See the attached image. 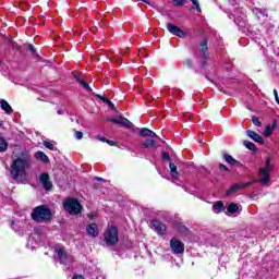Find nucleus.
Wrapping results in <instances>:
<instances>
[{"label":"nucleus","mask_w":279,"mask_h":279,"mask_svg":"<svg viewBox=\"0 0 279 279\" xmlns=\"http://www.w3.org/2000/svg\"><path fill=\"white\" fill-rule=\"evenodd\" d=\"M32 167V155L22 153L20 157L13 160L10 168L11 178L16 182H25L27 178V169Z\"/></svg>","instance_id":"obj_1"},{"label":"nucleus","mask_w":279,"mask_h":279,"mask_svg":"<svg viewBox=\"0 0 279 279\" xmlns=\"http://www.w3.org/2000/svg\"><path fill=\"white\" fill-rule=\"evenodd\" d=\"M32 219L37 223H47L51 221V210L45 205L38 206L33 210Z\"/></svg>","instance_id":"obj_2"},{"label":"nucleus","mask_w":279,"mask_h":279,"mask_svg":"<svg viewBox=\"0 0 279 279\" xmlns=\"http://www.w3.org/2000/svg\"><path fill=\"white\" fill-rule=\"evenodd\" d=\"M272 169L274 165H271V159L266 158V166L259 169V183L263 184L264 186L269 184V173H271Z\"/></svg>","instance_id":"obj_3"},{"label":"nucleus","mask_w":279,"mask_h":279,"mask_svg":"<svg viewBox=\"0 0 279 279\" xmlns=\"http://www.w3.org/2000/svg\"><path fill=\"white\" fill-rule=\"evenodd\" d=\"M64 209L70 215H80L82 213V204L75 198H69L64 202Z\"/></svg>","instance_id":"obj_4"},{"label":"nucleus","mask_w":279,"mask_h":279,"mask_svg":"<svg viewBox=\"0 0 279 279\" xmlns=\"http://www.w3.org/2000/svg\"><path fill=\"white\" fill-rule=\"evenodd\" d=\"M119 242V230L117 227L111 226L105 233V243L107 245H116Z\"/></svg>","instance_id":"obj_5"},{"label":"nucleus","mask_w":279,"mask_h":279,"mask_svg":"<svg viewBox=\"0 0 279 279\" xmlns=\"http://www.w3.org/2000/svg\"><path fill=\"white\" fill-rule=\"evenodd\" d=\"M54 252H56L61 265H66V263H71V260H73L71 255H69V253H66V250L63 246H57L54 248Z\"/></svg>","instance_id":"obj_6"},{"label":"nucleus","mask_w":279,"mask_h":279,"mask_svg":"<svg viewBox=\"0 0 279 279\" xmlns=\"http://www.w3.org/2000/svg\"><path fill=\"white\" fill-rule=\"evenodd\" d=\"M170 248L172 253L175 255L184 254V242L178 238H172L170 240Z\"/></svg>","instance_id":"obj_7"},{"label":"nucleus","mask_w":279,"mask_h":279,"mask_svg":"<svg viewBox=\"0 0 279 279\" xmlns=\"http://www.w3.org/2000/svg\"><path fill=\"white\" fill-rule=\"evenodd\" d=\"M167 29L172 36H178V38H186V33L182 31L179 26H175L173 23L167 25Z\"/></svg>","instance_id":"obj_8"},{"label":"nucleus","mask_w":279,"mask_h":279,"mask_svg":"<svg viewBox=\"0 0 279 279\" xmlns=\"http://www.w3.org/2000/svg\"><path fill=\"white\" fill-rule=\"evenodd\" d=\"M39 182L46 191H51L53 184L51 183V180L49 179L48 173H45V172L41 173L39 175Z\"/></svg>","instance_id":"obj_9"},{"label":"nucleus","mask_w":279,"mask_h":279,"mask_svg":"<svg viewBox=\"0 0 279 279\" xmlns=\"http://www.w3.org/2000/svg\"><path fill=\"white\" fill-rule=\"evenodd\" d=\"M151 225L155 232H157L159 236H163L165 232H167V225L163 222H160L159 220H153Z\"/></svg>","instance_id":"obj_10"},{"label":"nucleus","mask_w":279,"mask_h":279,"mask_svg":"<svg viewBox=\"0 0 279 279\" xmlns=\"http://www.w3.org/2000/svg\"><path fill=\"white\" fill-rule=\"evenodd\" d=\"M111 123H117L118 125H123V128H134V124L126 118L119 117L110 119Z\"/></svg>","instance_id":"obj_11"},{"label":"nucleus","mask_w":279,"mask_h":279,"mask_svg":"<svg viewBox=\"0 0 279 279\" xmlns=\"http://www.w3.org/2000/svg\"><path fill=\"white\" fill-rule=\"evenodd\" d=\"M252 182H246V183H236L234 185H232L226 193L227 196L232 195V193L236 192V191H241V189H245L247 186H251Z\"/></svg>","instance_id":"obj_12"},{"label":"nucleus","mask_w":279,"mask_h":279,"mask_svg":"<svg viewBox=\"0 0 279 279\" xmlns=\"http://www.w3.org/2000/svg\"><path fill=\"white\" fill-rule=\"evenodd\" d=\"M246 135L248 136V138L254 141L255 143H259V145H265V141L263 140V136H260V134H258L252 130H247Z\"/></svg>","instance_id":"obj_13"},{"label":"nucleus","mask_w":279,"mask_h":279,"mask_svg":"<svg viewBox=\"0 0 279 279\" xmlns=\"http://www.w3.org/2000/svg\"><path fill=\"white\" fill-rule=\"evenodd\" d=\"M86 232L88 236H92L93 239H95L96 236L99 235V228L97 227L96 223H90V225H87Z\"/></svg>","instance_id":"obj_14"},{"label":"nucleus","mask_w":279,"mask_h":279,"mask_svg":"<svg viewBox=\"0 0 279 279\" xmlns=\"http://www.w3.org/2000/svg\"><path fill=\"white\" fill-rule=\"evenodd\" d=\"M140 136H143L144 138H158V135L147 128L140 129Z\"/></svg>","instance_id":"obj_15"},{"label":"nucleus","mask_w":279,"mask_h":279,"mask_svg":"<svg viewBox=\"0 0 279 279\" xmlns=\"http://www.w3.org/2000/svg\"><path fill=\"white\" fill-rule=\"evenodd\" d=\"M0 108L7 112V114H12L14 112L12 110V106L7 100H1L0 101Z\"/></svg>","instance_id":"obj_16"},{"label":"nucleus","mask_w":279,"mask_h":279,"mask_svg":"<svg viewBox=\"0 0 279 279\" xmlns=\"http://www.w3.org/2000/svg\"><path fill=\"white\" fill-rule=\"evenodd\" d=\"M169 168L170 174L172 175L173 180H178V178H180V173L178 172V167L175 166V163L170 162Z\"/></svg>","instance_id":"obj_17"},{"label":"nucleus","mask_w":279,"mask_h":279,"mask_svg":"<svg viewBox=\"0 0 279 279\" xmlns=\"http://www.w3.org/2000/svg\"><path fill=\"white\" fill-rule=\"evenodd\" d=\"M223 159L226 160V162H228V165H232L233 167H239L240 165V162L231 155H223Z\"/></svg>","instance_id":"obj_18"},{"label":"nucleus","mask_w":279,"mask_h":279,"mask_svg":"<svg viewBox=\"0 0 279 279\" xmlns=\"http://www.w3.org/2000/svg\"><path fill=\"white\" fill-rule=\"evenodd\" d=\"M223 210H226V206H223L222 202L214 203V213H216V215H219V213H223Z\"/></svg>","instance_id":"obj_19"},{"label":"nucleus","mask_w":279,"mask_h":279,"mask_svg":"<svg viewBox=\"0 0 279 279\" xmlns=\"http://www.w3.org/2000/svg\"><path fill=\"white\" fill-rule=\"evenodd\" d=\"M143 149H147L148 147H156V138H148L146 142L142 143Z\"/></svg>","instance_id":"obj_20"},{"label":"nucleus","mask_w":279,"mask_h":279,"mask_svg":"<svg viewBox=\"0 0 279 279\" xmlns=\"http://www.w3.org/2000/svg\"><path fill=\"white\" fill-rule=\"evenodd\" d=\"M35 158L37 160H41V162H49V157L46 154H44L43 151H37L35 154Z\"/></svg>","instance_id":"obj_21"},{"label":"nucleus","mask_w":279,"mask_h":279,"mask_svg":"<svg viewBox=\"0 0 279 279\" xmlns=\"http://www.w3.org/2000/svg\"><path fill=\"white\" fill-rule=\"evenodd\" d=\"M243 145L246 147V149H250L251 151H256V145L250 141H244Z\"/></svg>","instance_id":"obj_22"},{"label":"nucleus","mask_w":279,"mask_h":279,"mask_svg":"<svg viewBox=\"0 0 279 279\" xmlns=\"http://www.w3.org/2000/svg\"><path fill=\"white\" fill-rule=\"evenodd\" d=\"M8 150V142L3 137H0V151Z\"/></svg>","instance_id":"obj_23"},{"label":"nucleus","mask_w":279,"mask_h":279,"mask_svg":"<svg viewBox=\"0 0 279 279\" xmlns=\"http://www.w3.org/2000/svg\"><path fill=\"white\" fill-rule=\"evenodd\" d=\"M253 12L258 17L265 16V14H267V10H265V9H254Z\"/></svg>","instance_id":"obj_24"},{"label":"nucleus","mask_w":279,"mask_h":279,"mask_svg":"<svg viewBox=\"0 0 279 279\" xmlns=\"http://www.w3.org/2000/svg\"><path fill=\"white\" fill-rule=\"evenodd\" d=\"M274 134V128L271 125H267L264 131V136L269 137Z\"/></svg>","instance_id":"obj_25"},{"label":"nucleus","mask_w":279,"mask_h":279,"mask_svg":"<svg viewBox=\"0 0 279 279\" xmlns=\"http://www.w3.org/2000/svg\"><path fill=\"white\" fill-rule=\"evenodd\" d=\"M199 50L205 54L206 51H208V41L203 40L201 46H199Z\"/></svg>","instance_id":"obj_26"},{"label":"nucleus","mask_w":279,"mask_h":279,"mask_svg":"<svg viewBox=\"0 0 279 279\" xmlns=\"http://www.w3.org/2000/svg\"><path fill=\"white\" fill-rule=\"evenodd\" d=\"M77 82H80L81 86H83L85 90H89V92L93 90L90 89V85H88V83H86L84 80L77 78Z\"/></svg>","instance_id":"obj_27"},{"label":"nucleus","mask_w":279,"mask_h":279,"mask_svg":"<svg viewBox=\"0 0 279 279\" xmlns=\"http://www.w3.org/2000/svg\"><path fill=\"white\" fill-rule=\"evenodd\" d=\"M227 210H228V213H231V214L236 213L239 210V205L231 204V205L228 206Z\"/></svg>","instance_id":"obj_28"},{"label":"nucleus","mask_w":279,"mask_h":279,"mask_svg":"<svg viewBox=\"0 0 279 279\" xmlns=\"http://www.w3.org/2000/svg\"><path fill=\"white\" fill-rule=\"evenodd\" d=\"M74 137L76 138V141H82V138H84V133H82L81 131H75Z\"/></svg>","instance_id":"obj_29"},{"label":"nucleus","mask_w":279,"mask_h":279,"mask_svg":"<svg viewBox=\"0 0 279 279\" xmlns=\"http://www.w3.org/2000/svg\"><path fill=\"white\" fill-rule=\"evenodd\" d=\"M186 3V0H173V5L180 7L184 5Z\"/></svg>","instance_id":"obj_30"},{"label":"nucleus","mask_w":279,"mask_h":279,"mask_svg":"<svg viewBox=\"0 0 279 279\" xmlns=\"http://www.w3.org/2000/svg\"><path fill=\"white\" fill-rule=\"evenodd\" d=\"M193 5H195L197 12H202V9L199 8V1L197 0H191Z\"/></svg>","instance_id":"obj_31"},{"label":"nucleus","mask_w":279,"mask_h":279,"mask_svg":"<svg viewBox=\"0 0 279 279\" xmlns=\"http://www.w3.org/2000/svg\"><path fill=\"white\" fill-rule=\"evenodd\" d=\"M252 121L257 128H260V120L257 117L252 118Z\"/></svg>","instance_id":"obj_32"},{"label":"nucleus","mask_w":279,"mask_h":279,"mask_svg":"<svg viewBox=\"0 0 279 279\" xmlns=\"http://www.w3.org/2000/svg\"><path fill=\"white\" fill-rule=\"evenodd\" d=\"M44 145L47 147V149L53 150V144H51V142L44 141Z\"/></svg>","instance_id":"obj_33"},{"label":"nucleus","mask_w":279,"mask_h":279,"mask_svg":"<svg viewBox=\"0 0 279 279\" xmlns=\"http://www.w3.org/2000/svg\"><path fill=\"white\" fill-rule=\"evenodd\" d=\"M184 65L187 66L189 69H191V66H193V63L191 62V59L185 60Z\"/></svg>","instance_id":"obj_34"},{"label":"nucleus","mask_w":279,"mask_h":279,"mask_svg":"<svg viewBox=\"0 0 279 279\" xmlns=\"http://www.w3.org/2000/svg\"><path fill=\"white\" fill-rule=\"evenodd\" d=\"M219 169H220L221 171H227V172L230 171V169H228V167H226L223 163H220V165H219Z\"/></svg>","instance_id":"obj_35"},{"label":"nucleus","mask_w":279,"mask_h":279,"mask_svg":"<svg viewBox=\"0 0 279 279\" xmlns=\"http://www.w3.org/2000/svg\"><path fill=\"white\" fill-rule=\"evenodd\" d=\"M274 96H275L276 102L279 105L278 90L274 89Z\"/></svg>","instance_id":"obj_36"},{"label":"nucleus","mask_w":279,"mask_h":279,"mask_svg":"<svg viewBox=\"0 0 279 279\" xmlns=\"http://www.w3.org/2000/svg\"><path fill=\"white\" fill-rule=\"evenodd\" d=\"M97 140L100 141V143H108V138L104 136H98Z\"/></svg>","instance_id":"obj_37"},{"label":"nucleus","mask_w":279,"mask_h":279,"mask_svg":"<svg viewBox=\"0 0 279 279\" xmlns=\"http://www.w3.org/2000/svg\"><path fill=\"white\" fill-rule=\"evenodd\" d=\"M98 97H99V99H101L104 101V104L108 105L110 102V100L104 96H98Z\"/></svg>","instance_id":"obj_38"},{"label":"nucleus","mask_w":279,"mask_h":279,"mask_svg":"<svg viewBox=\"0 0 279 279\" xmlns=\"http://www.w3.org/2000/svg\"><path fill=\"white\" fill-rule=\"evenodd\" d=\"M107 106H109V108H111V110H116L114 104L112 101H109V104Z\"/></svg>","instance_id":"obj_39"},{"label":"nucleus","mask_w":279,"mask_h":279,"mask_svg":"<svg viewBox=\"0 0 279 279\" xmlns=\"http://www.w3.org/2000/svg\"><path fill=\"white\" fill-rule=\"evenodd\" d=\"M11 227H12L14 230H19V229L16 228V221H12V222H11Z\"/></svg>","instance_id":"obj_40"},{"label":"nucleus","mask_w":279,"mask_h":279,"mask_svg":"<svg viewBox=\"0 0 279 279\" xmlns=\"http://www.w3.org/2000/svg\"><path fill=\"white\" fill-rule=\"evenodd\" d=\"M277 125H278V122L275 120V121L272 122V125H271L272 130H276Z\"/></svg>","instance_id":"obj_41"},{"label":"nucleus","mask_w":279,"mask_h":279,"mask_svg":"<svg viewBox=\"0 0 279 279\" xmlns=\"http://www.w3.org/2000/svg\"><path fill=\"white\" fill-rule=\"evenodd\" d=\"M163 160H169V153H163Z\"/></svg>","instance_id":"obj_42"},{"label":"nucleus","mask_w":279,"mask_h":279,"mask_svg":"<svg viewBox=\"0 0 279 279\" xmlns=\"http://www.w3.org/2000/svg\"><path fill=\"white\" fill-rule=\"evenodd\" d=\"M72 279H84L82 275H75Z\"/></svg>","instance_id":"obj_43"},{"label":"nucleus","mask_w":279,"mask_h":279,"mask_svg":"<svg viewBox=\"0 0 279 279\" xmlns=\"http://www.w3.org/2000/svg\"><path fill=\"white\" fill-rule=\"evenodd\" d=\"M108 145H111V147H114V145H116V143L114 142H112V141H110V140H108Z\"/></svg>","instance_id":"obj_44"},{"label":"nucleus","mask_w":279,"mask_h":279,"mask_svg":"<svg viewBox=\"0 0 279 279\" xmlns=\"http://www.w3.org/2000/svg\"><path fill=\"white\" fill-rule=\"evenodd\" d=\"M28 49H29V51H32V52H34V51H35V48H34V46H33V45H28Z\"/></svg>","instance_id":"obj_45"},{"label":"nucleus","mask_w":279,"mask_h":279,"mask_svg":"<svg viewBox=\"0 0 279 279\" xmlns=\"http://www.w3.org/2000/svg\"><path fill=\"white\" fill-rule=\"evenodd\" d=\"M95 180H98V182H101V180H104V179L97 177Z\"/></svg>","instance_id":"obj_46"},{"label":"nucleus","mask_w":279,"mask_h":279,"mask_svg":"<svg viewBox=\"0 0 279 279\" xmlns=\"http://www.w3.org/2000/svg\"><path fill=\"white\" fill-rule=\"evenodd\" d=\"M182 232H184V230H186V227H181Z\"/></svg>","instance_id":"obj_47"},{"label":"nucleus","mask_w":279,"mask_h":279,"mask_svg":"<svg viewBox=\"0 0 279 279\" xmlns=\"http://www.w3.org/2000/svg\"><path fill=\"white\" fill-rule=\"evenodd\" d=\"M141 1H143V3H149V1H147V0H141Z\"/></svg>","instance_id":"obj_48"}]
</instances>
